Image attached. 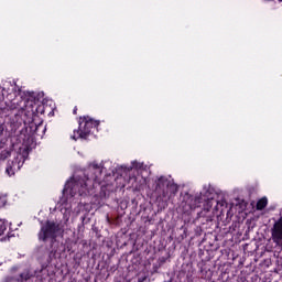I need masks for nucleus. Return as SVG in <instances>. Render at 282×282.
<instances>
[{"mask_svg":"<svg viewBox=\"0 0 282 282\" xmlns=\"http://www.w3.org/2000/svg\"><path fill=\"white\" fill-rule=\"evenodd\" d=\"M63 235H65V228L61 223L46 220L45 224L41 226L37 239L44 243L51 241V248H53L54 243H56V239H58V237H63Z\"/></svg>","mask_w":282,"mask_h":282,"instance_id":"f257e3e1","label":"nucleus"},{"mask_svg":"<svg viewBox=\"0 0 282 282\" xmlns=\"http://www.w3.org/2000/svg\"><path fill=\"white\" fill-rule=\"evenodd\" d=\"M100 121H96L91 119V117H80L79 118V128L77 131L74 132V138H82L83 140H87L91 134V129H96L99 127Z\"/></svg>","mask_w":282,"mask_h":282,"instance_id":"f03ea898","label":"nucleus"},{"mask_svg":"<svg viewBox=\"0 0 282 282\" xmlns=\"http://www.w3.org/2000/svg\"><path fill=\"white\" fill-rule=\"evenodd\" d=\"M89 181H87V178L77 176V177H73L70 178L64 187V191H66V193H70L72 197H74V195H77V193L79 195H83L85 193V191H87V186Z\"/></svg>","mask_w":282,"mask_h":282,"instance_id":"7ed1b4c3","label":"nucleus"},{"mask_svg":"<svg viewBox=\"0 0 282 282\" xmlns=\"http://www.w3.org/2000/svg\"><path fill=\"white\" fill-rule=\"evenodd\" d=\"M102 175V167L98 163H91L84 175L87 182H98Z\"/></svg>","mask_w":282,"mask_h":282,"instance_id":"20e7f679","label":"nucleus"},{"mask_svg":"<svg viewBox=\"0 0 282 282\" xmlns=\"http://www.w3.org/2000/svg\"><path fill=\"white\" fill-rule=\"evenodd\" d=\"M272 240L282 248V218H280L272 228Z\"/></svg>","mask_w":282,"mask_h":282,"instance_id":"39448f33","label":"nucleus"},{"mask_svg":"<svg viewBox=\"0 0 282 282\" xmlns=\"http://www.w3.org/2000/svg\"><path fill=\"white\" fill-rule=\"evenodd\" d=\"M21 166H23V162L19 160V158L13 159L12 161H8L6 173L9 177H12L18 171H21Z\"/></svg>","mask_w":282,"mask_h":282,"instance_id":"423d86ee","label":"nucleus"},{"mask_svg":"<svg viewBox=\"0 0 282 282\" xmlns=\"http://www.w3.org/2000/svg\"><path fill=\"white\" fill-rule=\"evenodd\" d=\"M6 105L11 110L22 109L23 108V97L15 95L14 98H12V95H9V99H8V101H6Z\"/></svg>","mask_w":282,"mask_h":282,"instance_id":"0eeeda50","label":"nucleus"},{"mask_svg":"<svg viewBox=\"0 0 282 282\" xmlns=\"http://www.w3.org/2000/svg\"><path fill=\"white\" fill-rule=\"evenodd\" d=\"M10 236H8V223L0 219V241H8Z\"/></svg>","mask_w":282,"mask_h":282,"instance_id":"6e6552de","label":"nucleus"},{"mask_svg":"<svg viewBox=\"0 0 282 282\" xmlns=\"http://www.w3.org/2000/svg\"><path fill=\"white\" fill-rule=\"evenodd\" d=\"M165 182L170 193V197H174V195H177V191H180V187L177 186V184L171 183L169 181H165Z\"/></svg>","mask_w":282,"mask_h":282,"instance_id":"1a4fd4ad","label":"nucleus"},{"mask_svg":"<svg viewBox=\"0 0 282 282\" xmlns=\"http://www.w3.org/2000/svg\"><path fill=\"white\" fill-rule=\"evenodd\" d=\"M265 206H268V198L262 197L257 202L256 208H257V210H263V208H265Z\"/></svg>","mask_w":282,"mask_h":282,"instance_id":"9d476101","label":"nucleus"},{"mask_svg":"<svg viewBox=\"0 0 282 282\" xmlns=\"http://www.w3.org/2000/svg\"><path fill=\"white\" fill-rule=\"evenodd\" d=\"M10 155H12V152H10L9 150H3L0 153V160H8V158H10Z\"/></svg>","mask_w":282,"mask_h":282,"instance_id":"9b49d317","label":"nucleus"},{"mask_svg":"<svg viewBox=\"0 0 282 282\" xmlns=\"http://www.w3.org/2000/svg\"><path fill=\"white\" fill-rule=\"evenodd\" d=\"M224 206H226V200H218L217 205H216V210H221V208H224Z\"/></svg>","mask_w":282,"mask_h":282,"instance_id":"f8f14e48","label":"nucleus"},{"mask_svg":"<svg viewBox=\"0 0 282 282\" xmlns=\"http://www.w3.org/2000/svg\"><path fill=\"white\" fill-rule=\"evenodd\" d=\"M164 263H166V258H159V265H164Z\"/></svg>","mask_w":282,"mask_h":282,"instance_id":"ddd939ff","label":"nucleus"},{"mask_svg":"<svg viewBox=\"0 0 282 282\" xmlns=\"http://www.w3.org/2000/svg\"><path fill=\"white\" fill-rule=\"evenodd\" d=\"M6 206V198L0 196V208H3Z\"/></svg>","mask_w":282,"mask_h":282,"instance_id":"4468645a","label":"nucleus"},{"mask_svg":"<svg viewBox=\"0 0 282 282\" xmlns=\"http://www.w3.org/2000/svg\"><path fill=\"white\" fill-rule=\"evenodd\" d=\"M4 127L2 123H0V135H3Z\"/></svg>","mask_w":282,"mask_h":282,"instance_id":"2eb2a0df","label":"nucleus"},{"mask_svg":"<svg viewBox=\"0 0 282 282\" xmlns=\"http://www.w3.org/2000/svg\"><path fill=\"white\" fill-rule=\"evenodd\" d=\"M145 281H147V276L140 278V279L138 280V282H145Z\"/></svg>","mask_w":282,"mask_h":282,"instance_id":"dca6fc26","label":"nucleus"},{"mask_svg":"<svg viewBox=\"0 0 282 282\" xmlns=\"http://www.w3.org/2000/svg\"><path fill=\"white\" fill-rule=\"evenodd\" d=\"M159 182L160 183L164 182V178L163 177L159 178Z\"/></svg>","mask_w":282,"mask_h":282,"instance_id":"f3484780","label":"nucleus"}]
</instances>
